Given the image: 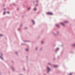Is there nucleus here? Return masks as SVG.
I'll list each match as a JSON object with an SVG mask.
<instances>
[{
    "label": "nucleus",
    "instance_id": "1",
    "mask_svg": "<svg viewBox=\"0 0 75 75\" xmlns=\"http://www.w3.org/2000/svg\"><path fill=\"white\" fill-rule=\"evenodd\" d=\"M46 14L49 15H52V13L51 12H48Z\"/></svg>",
    "mask_w": 75,
    "mask_h": 75
},
{
    "label": "nucleus",
    "instance_id": "2",
    "mask_svg": "<svg viewBox=\"0 0 75 75\" xmlns=\"http://www.w3.org/2000/svg\"><path fill=\"white\" fill-rule=\"evenodd\" d=\"M47 69L48 70V71H47V72H49V71H50V68H49V67H47Z\"/></svg>",
    "mask_w": 75,
    "mask_h": 75
},
{
    "label": "nucleus",
    "instance_id": "3",
    "mask_svg": "<svg viewBox=\"0 0 75 75\" xmlns=\"http://www.w3.org/2000/svg\"><path fill=\"white\" fill-rule=\"evenodd\" d=\"M56 26L57 27H59V25H58L57 24H56Z\"/></svg>",
    "mask_w": 75,
    "mask_h": 75
},
{
    "label": "nucleus",
    "instance_id": "4",
    "mask_svg": "<svg viewBox=\"0 0 75 75\" xmlns=\"http://www.w3.org/2000/svg\"><path fill=\"white\" fill-rule=\"evenodd\" d=\"M30 8H28V10H30Z\"/></svg>",
    "mask_w": 75,
    "mask_h": 75
},
{
    "label": "nucleus",
    "instance_id": "5",
    "mask_svg": "<svg viewBox=\"0 0 75 75\" xmlns=\"http://www.w3.org/2000/svg\"><path fill=\"white\" fill-rule=\"evenodd\" d=\"M37 10V9H36V8H34V10Z\"/></svg>",
    "mask_w": 75,
    "mask_h": 75
},
{
    "label": "nucleus",
    "instance_id": "6",
    "mask_svg": "<svg viewBox=\"0 0 75 75\" xmlns=\"http://www.w3.org/2000/svg\"><path fill=\"white\" fill-rule=\"evenodd\" d=\"M32 21L33 22V24H34V22L33 21Z\"/></svg>",
    "mask_w": 75,
    "mask_h": 75
},
{
    "label": "nucleus",
    "instance_id": "7",
    "mask_svg": "<svg viewBox=\"0 0 75 75\" xmlns=\"http://www.w3.org/2000/svg\"><path fill=\"white\" fill-rule=\"evenodd\" d=\"M61 24H62V25H64V24H63L62 23H61Z\"/></svg>",
    "mask_w": 75,
    "mask_h": 75
},
{
    "label": "nucleus",
    "instance_id": "8",
    "mask_svg": "<svg viewBox=\"0 0 75 75\" xmlns=\"http://www.w3.org/2000/svg\"><path fill=\"white\" fill-rule=\"evenodd\" d=\"M57 65H54V67H57Z\"/></svg>",
    "mask_w": 75,
    "mask_h": 75
},
{
    "label": "nucleus",
    "instance_id": "9",
    "mask_svg": "<svg viewBox=\"0 0 75 75\" xmlns=\"http://www.w3.org/2000/svg\"><path fill=\"white\" fill-rule=\"evenodd\" d=\"M72 75V73H70L69 74V75Z\"/></svg>",
    "mask_w": 75,
    "mask_h": 75
},
{
    "label": "nucleus",
    "instance_id": "10",
    "mask_svg": "<svg viewBox=\"0 0 75 75\" xmlns=\"http://www.w3.org/2000/svg\"><path fill=\"white\" fill-rule=\"evenodd\" d=\"M5 13H6V12H4V14H5Z\"/></svg>",
    "mask_w": 75,
    "mask_h": 75
},
{
    "label": "nucleus",
    "instance_id": "11",
    "mask_svg": "<svg viewBox=\"0 0 75 75\" xmlns=\"http://www.w3.org/2000/svg\"><path fill=\"white\" fill-rule=\"evenodd\" d=\"M28 50V49H26V51H27V50Z\"/></svg>",
    "mask_w": 75,
    "mask_h": 75
},
{
    "label": "nucleus",
    "instance_id": "12",
    "mask_svg": "<svg viewBox=\"0 0 75 75\" xmlns=\"http://www.w3.org/2000/svg\"><path fill=\"white\" fill-rule=\"evenodd\" d=\"M0 58H1V59H3V58H2V57H0Z\"/></svg>",
    "mask_w": 75,
    "mask_h": 75
},
{
    "label": "nucleus",
    "instance_id": "13",
    "mask_svg": "<svg viewBox=\"0 0 75 75\" xmlns=\"http://www.w3.org/2000/svg\"><path fill=\"white\" fill-rule=\"evenodd\" d=\"M7 13H8V14H9V13H10V12H8Z\"/></svg>",
    "mask_w": 75,
    "mask_h": 75
},
{
    "label": "nucleus",
    "instance_id": "14",
    "mask_svg": "<svg viewBox=\"0 0 75 75\" xmlns=\"http://www.w3.org/2000/svg\"><path fill=\"white\" fill-rule=\"evenodd\" d=\"M0 36H2V35L0 34Z\"/></svg>",
    "mask_w": 75,
    "mask_h": 75
},
{
    "label": "nucleus",
    "instance_id": "15",
    "mask_svg": "<svg viewBox=\"0 0 75 75\" xmlns=\"http://www.w3.org/2000/svg\"><path fill=\"white\" fill-rule=\"evenodd\" d=\"M41 43H43V41H42Z\"/></svg>",
    "mask_w": 75,
    "mask_h": 75
},
{
    "label": "nucleus",
    "instance_id": "16",
    "mask_svg": "<svg viewBox=\"0 0 75 75\" xmlns=\"http://www.w3.org/2000/svg\"><path fill=\"white\" fill-rule=\"evenodd\" d=\"M74 46H75V44H74Z\"/></svg>",
    "mask_w": 75,
    "mask_h": 75
},
{
    "label": "nucleus",
    "instance_id": "17",
    "mask_svg": "<svg viewBox=\"0 0 75 75\" xmlns=\"http://www.w3.org/2000/svg\"><path fill=\"white\" fill-rule=\"evenodd\" d=\"M15 53H16V54H17V52H16Z\"/></svg>",
    "mask_w": 75,
    "mask_h": 75
},
{
    "label": "nucleus",
    "instance_id": "18",
    "mask_svg": "<svg viewBox=\"0 0 75 75\" xmlns=\"http://www.w3.org/2000/svg\"><path fill=\"white\" fill-rule=\"evenodd\" d=\"M35 49H36V50H37V48H36Z\"/></svg>",
    "mask_w": 75,
    "mask_h": 75
},
{
    "label": "nucleus",
    "instance_id": "19",
    "mask_svg": "<svg viewBox=\"0 0 75 75\" xmlns=\"http://www.w3.org/2000/svg\"><path fill=\"white\" fill-rule=\"evenodd\" d=\"M4 10H6V9L4 8Z\"/></svg>",
    "mask_w": 75,
    "mask_h": 75
},
{
    "label": "nucleus",
    "instance_id": "20",
    "mask_svg": "<svg viewBox=\"0 0 75 75\" xmlns=\"http://www.w3.org/2000/svg\"><path fill=\"white\" fill-rule=\"evenodd\" d=\"M36 6H37V5H36Z\"/></svg>",
    "mask_w": 75,
    "mask_h": 75
}]
</instances>
